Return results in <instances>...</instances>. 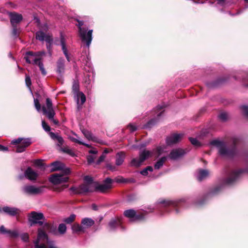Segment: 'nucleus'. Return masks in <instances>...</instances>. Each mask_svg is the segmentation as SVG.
Instances as JSON below:
<instances>
[{"label":"nucleus","mask_w":248,"mask_h":248,"mask_svg":"<svg viewBox=\"0 0 248 248\" xmlns=\"http://www.w3.org/2000/svg\"><path fill=\"white\" fill-rule=\"evenodd\" d=\"M246 171L244 169H238L236 170H231L228 171L227 177L225 178L222 185L217 186L212 188L206 195V197L212 196L218 194L222 189L223 185H232L237 181L242 175Z\"/></svg>","instance_id":"f257e3e1"},{"label":"nucleus","mask_w":248,"mask_h":248,"mask_svg":"<svg viewBox=\"0 0 248 248\" xmlns=\"http://www.w3.org/2000/svg\"><path fill=\"white\" fill-rule=\"evenodd\" d=\"M240 141L239 137L234 136L232 138V145L230 147H227L225 143L219 140H213L211 141L210 144L212 145L217 147L218 149L219 154L224 156L232 157L235 155L237 150L236 145Z\"/></svg>","instance_id":"f03ea898"},{"label":"nucleus","mask_w":248,"mask_h":248,"mask_svg":"<svg viewBox=\"0 0 248 248\" xmlns=\"http://www.w3.org/2000/svg\"><path fill=\"white\" fill-rule=\"evenodd\" d=\"M45 54L46 53L44 51L35 52L28 51L26 53L24 56V59L27 63L38 65L42 74L44 76L46 75V71L41 60L43 57L45 55Z\"/></svg>","instance_id":"7ed1b4c3"},{"label":"nucleus","mask_w":248,"mask_h":248,"mask_svg":"<svg viewBox=\"0 0 248 248\" xmlns=\"http://www.w3.org/2000/svg\"><path fill=\"white\" fill-rule=\"evenodd\" d=\"M185 198L179 199L178 201L159 200L156 203V208L159 210V214L163 216L166 213H169L170 207L176 208L180 202H185Z\"/></svg>","instance_id":"20e7f679"},{"label":"nucleus","mask_w":248,"mask_h":248,"mask_svg":"<svg viewBox=\"0 0 248 248\" xmlns=\"http://www.w3.org/2000/svg\"><path fill=\"white\" fill-rule=\"evenodd\" d=\"M95 186H92L91 184L86 183H83L78 187H71L69 189L71 193L73 194H82L93 192L95 191Z\"/></svg>","instance_id":"39448f33"},{"label":"nucleus","mask_w":248,"mask_h":248,"mask_svg":"<svg viewBox=\"0 0 248 248\" xmlns=\"http://www.w3.org/2000/svg\"><path fill=\"white\" fill-rule=\"evenodd\" d=\"M28 220L31 226L37 224L39 226H42L45 224L47 226L46 223H45V217L41 213H37L35 211L31 212L28 216Z\"/></svg>","instance_id":"423d86ee"},{"label":"nucleus","mask_w":248,"mask_h":248,"mask_svg":"<svg viewBox=\"0 0 248 248\" xmlns=\"http://www.w3.org/2000/svg\"><path fill=\"white\" fill-rule=\"evenodd\" d=\"M31 143V141L30 138H19L13 140L11 142L12 144H17L16 151L17 153L23 152Z\"/></svg>","instance_id":"0eeeda50"},{"label":"nucleus","mask_w":248,"mask_h":248,"mask_svg":"<svg viewBox=\"0 0 248 248\" xmlns=\"http://www.w3.org/2000/svg\"><path fill=\"white\" fill-rule=\"evenodd\" d=\"M45 187L44 186H36L32 185H26L21 188L22 192L28 195H38L43 193Z\"/></svg>","instance_id":"6e6552de"},{"label":"nucleus","mask_w":248,"mask_h":248,"mask_svg":"<svg viewBox=\"0 0 248 248\" xmlns=\"http://www.w3.org/2000/svg\"><path fill=\"white\" fill-rule=\"evenodd\" d=\"M93 30H88L87 29L81 30V31L78 32L81 42L85 44L88 49L93 40Z\"/></svg>","instance_id":"1a4fd4ad"},{"label":"nucleus","mask_w":248,"mask_h":248,"mask_svg":"<svg viewBox=\"0 0 248 248\" xmlns=\"http://www.w3.org/2000/svg\"><path fill=\"white\" fill-rule=\"evenodd\" d=\"M151 155L152 153L151 151L146 150H143L140 152L139 158H135L131 160L130 165L137 167L140 166Z\"/></svg>","instance_id":"9d476101"},{"label":"nucleus","mask_w":248,"mask_h":248,"mask_svg":"<svg viewBox=\"0 0 248 248\" xmlns=\"http://www.w3.org/2000/svg\"><path fill=\"white\" fill-rule=\"evenodd\" d=\"M164 106H158L154 109L156 114V117L151 119L144 125V128H150L155 125L158 121L160 119L161 116L163 113Z\"/></svg>","instance_id":"9b49d317"},{"label":"nucleus","mask_w":248,"mask_h":248,"mask_svg":"<svg viewBox=\"0 0 248 248\" xmlns=\"http://www.w3.org/2000/svg\"><path fill=\"white\" fill-rule=\"evenodd\" d=\"M48 240L46 234L41 229L38 230L37 240L34 241L35 248H47L45 243Z\"/></svg>","instance_id":"f8f14e48"},{"label":"nucleus","mask_w":248,"mask_h":248,"mask_svg":"<svg viewBox=\"0 0 248 248\" xmlns=\"http://www.w3.org/2000/svg\"><path fill=\"white\" fill-rule=\"evenodd\" d=\"M124 215L125 217L130 218L132 221L142 220L145 218L144 213L137 214L133 209H128L124 211Z\"/></svg>","instance_id":"ddd939ff"},{"label":"nucleus","mask_w":248,"mask_h":248,"mask_svg":"<svg viewBox=\"0 0 248 248\" xmlns=\"http://www.w3.org/2000/svg\"><path fill=\"white\" fill-rule=\"evenodd\" d=\"M67 174L56 173L52 174L49 177V181L54 184L58 185L66 182L68 180V177L66 176Z\"/></svg>","instance_id":"4468645a"},{"label":"nucleus","mask_w":248,"mask_h":248,"mask_svg":"<svg viewBox=\"0 0 248 248\" xmlns=\"http://www.w3.org/2000/svg\"><path fill=\"white\" fill-rule=\"evenodd\" d=\"M42 111L43 114L46 115L48 118H52L53 116H55V112L52 107V101L50 98H46V107H42Z\"/></svg>","instance_id":"2eb2a0df"},{"label":"nucleus","mask_w":248,"mask_h":248,"mask_svg":"<svg viewBox=\"0 0 248 248\" xmlns=\"http://www.w3.org/2000/svg\"><path fill=\"white\" fill-rule=\"evenodd\" d=\"M112 179L109 178H107L103 184H96L95 191L105 192L112 187Z\"/></svg>","instance_id":"dca6fc26"},{"label":"nucleus","mask_w":248,"mask_h":248,"mask_svg":"<svg viewBox=\"0 0 248 248\" xmlns=\"http://www.w3.org/2000/svg\"><path fill=\"white\" fill-rule=\"evenodd\" d=\"M36 39L43 41H45L49 45H47V48L50 49L51 45L52 43L53 39L51 36L45 34L42 31H38L36 32Z\"/></svg>","instance_id":"f3484780"},{"label":"nucleus","mask_w":248,"mask_h":248,"mask_svg":"<svg viewBox=\"0 0 248 248\" xmlns=\"http://www.w3.org/2000/svg\"><path fill=\"white\" fill-rule=\"evenodd\" d=\"M38 176V173L31 167H28L24 172V174L18 176L20 180L23 179L24 177L31 181L35 180Z\"/></svg>","instance_id":"a211bd4d"},{"label":"nucleus","mask_w":248,"mask_h":248,"mask_svg":"<svg viewBox=\"0 0 248 248\" xmlns=\"http://www.w3.org/2000/svg\"><path fill=\"white\" fill-rule=\"evenodd\" d=\"M49 166L51 167V169L50 170L51 171L62 170L63 171V173L65 174H68L70 172V170L68 168H65L64 165L58 161L51 163Z\"/></svg>","instance_id":"6ab92c4d"},{"label":"nucleus","mask_w":248,"mask_h":248,"mask_svg":"<svg viewBox=\"0 0 248 248\" xmlns=\"http://www.w3.org/2000/svg\"><path fill=\"white\" fill-rule=\"evenodd\" d=\"M184 134L183 133L172 134L168 136L166 140L168 145H171L177 143L183 138Z\"/></svg>","instance_id":"aec40b11"},{"label":"nucleus","mask_w":248,"mask_h":248,"mask_svg":"<svg viewBox=\"0 0 248 248\" xmlns=\"http://www.w3.org/2000/svg\"><path fill=\"white\" fill-rule=\"evenodd\" d=\"M9 16L12 26H17L23 19L22 15L16 12H10Z\"/></svg>","instance_id":"412c9836"},{"label":"nucleus","mask_w":248,"mask_h":248,"mask_svg":"<svg viewBox=\"0 0 248 248\" xmlns=\"http://www.w3.org/2000/svg\"><path fill=\"white\" fill-rule=\"evenodd\" d=\"M186 153L185 150L182 149H175L170 152L169 157L171 160H177L184 155Z\"/></svg>","instance_id":"4be33fe9"},{"label":"nucleus","mask_w":248,"mask_h":248,"mask_svg":"<svg viewBox=\"0 0 248 248\" xmlns=\"http://www.w3.org/2000/svg\"><path fill=\"white\" fill-rule=\"evenodd\" d=\"M79 60L82 62L84 63L85 66L89 68L90 69L89 71L93 70L92 64L90 61V58L89 57L88 52L86 50L84 51H83Z\"/></svg>","instance_id":"5701e85b"},{"label":"nucleus","mask_w":248,"mask_h":248,"mask_svg":"<svg viewBox=\"0 0 248 248\" xmlns=\"http://www.w3.org/2000/svg\"><path fill=\"white\" fill-rule=\"evenodd\" d=\"M3 213L10 216L14 217L19 215L20 213V210L16 207L12 206H4L2 208Z\"/></svg>","instance_id":"b1692460"},{"label":"nucleus","mask_w":248,"mask_h":248,"mask_svg":"<svg viewBox=\"0 0 248 248\" xmlns=\"http://www.w3.org/2000/svg\"><path fill=\"white\" fill-rule=\"evenodd\" d=\"M65 60L63 58H60L56 62V72L60 76L63 74L65 71Z\"/></svg>","instance_id":"393cba45"},{"label":"nucleus","mask_w":248,"mask_h":248,"mask_svg":"<svg viewBox=\"0 0 248 248\" xmlns=\"http://www.w3.org/2000/svg\"><path fill=\"white\" fill-rule=\"evenodd\" d=\"M60 45L62 46V50L68 62L70 61V58L68 53V50L66 47V40L64 36L61 33L60 36Z\"/></svg>","instance_id":"a878e982"},{"label":"nucleus","mask_w":248,"mask_h":248,"mask_svg":"<svg viewBox=\"0 0 248 248\" xmlns=\"http://www.w3.org/2000/svg\"><path fill=\"white\" fill-rule=\"evenodd\" d=\"M121 221L119 218L111 219L108 223V227L110 231H115L116 229L119 227H121L122 229H123V228L121 225Z\"/></svg>","instance_id":"bb28decb"},{"label":"nucleus","mask_w":248,"mask_h":248,"mask_svg":"<svg viewBox=\"0 0 248 248\" xmlns=\"http://www.w3.org/2000/svg\"><path fill=\"white\" fill-rule=\"evenodd\" d=\"M94 223V220L91 218H83L81 222V224L85 230L86 228H89L92 226Z\"/></svg>","instance_id":"cd10ccee"},{"label":"nucleus","mask_w":248,"mask_h":248,"mask_svg":"<svg viewBox=\"0 0 248 248\" xmlns=\"http://www.w3.org/2000/svg\"><path fill=\"white\" fill-rule=\"evenodd\" d=\"M209 175L208 170H200L196 174V177L198 181H202L203 179L207 178Z\"/></svg>","instance_id":"c85d7f7f"},{"label":"nucleus","mask_w":248,"mask_h":248,"mask_svg":"<svg viewBox=\"0 0 248 248\" xmlns=\"http://www.w3.org/2000/svg\"><path fill=\"white\" fill-rule=\"evenodd\" d=\"M82 132L84 136L89 140H92L94 142H99V140L96 137L94 136L93 134L87 129H83Z\"/></svg>","instance_id":"c756f323"},{"label":"nucleus","mask_w":248,"mask_h":248,"mask_svg":"<svg viewBox=\"0 0 248 248\" xmlns=\"http://www.w3.org/2000/svg\"><path fill=\"white\" fill-rule=\"evenodd\" d=\"M125 154L123 152L118 153L116 155V165H121L124 161Z\"/></svg>","instance_id":"7c9ffc66"},{"label":"nucleus","mask_w":248,"mask_h":248,"mask_svg":"<svg viewBox=\"0 0 248 248\" xmlns=\"http://www.w3.org/2000/svg\"><path fill=\"white\" fill-rule=\"evenodd\" d=\"M76 95V101L77 105H79V99H80V105L82 106L86 101V96L85 94L81 92L78 93Z\"/></svg>","instance_id":"2f4dec72"},{"label":"nucleus","mask_w":248,"mask_h":248,"mask_svg":"<svg viewBox=\"0 0 248 248\" xmlns=\"http://www.w3.org/2000/svg\"><path fill=\"white\" fill-rule=\"evenodd\" d=\"M72 230L73 233H79L85 231L82 225H80L78 223H74L72 226Z\"/></svg>","instance_id":"473e14b6"},{"label":"nucleus","mask_w":248,"mask_h":248,"mask_svg":"<svg viewBox=\"0 0 248 248\" xmlns=\"http://www.w3.org/2000/svg\"><path fill=\"white\" fill-rule=\"evenodd\" d=\"M167 158L166 156H163L160 158L155 164V169L159 170L163 166L164 162L166 161Z\"/></svg>","instance_id":"72a5a7b5"},{"label":"nucleus","mask_w":248,"mask_h":248,"mask_svg":"<svg viewBox=\"0 0 248 248\" xmlns=\"http://www.w3.org/2000/svg\"><path fill=\"white\" fill-rule=\"evenodd\" d=\"M70 140L73 142L78 143L81 145H84L88 148L91 147V146L90 144L82 142L78 138H76L75 137H70Z\"/></svg>","instance_id":"f704fd0d"},{"label":"nucleus","mask_w":248,"mask_h":248,"mask_svg":"<svg viewBox=\"0 0 248 248\" xmlns=\"http://www.w3.org/2000/svg\"><path fill=\"white\" fill-rule=\"evenodd\" d=\"M153 170V169L152 166H147L146 168L140 171V173L142 175L147 176L148 174V171L152 172Z\"/></svg>","instance_id":"c9c22d12"},{"label":"nucleus","mask_w":248,"mask_h":248,"mask_svg":"<svg viewBox=\"0 0 248 248\" xmlns=\"http://www.w3.org/2000/svg\"><path fill=\"white\" fill-rule=\"evenodd\" d=\"M84 180L85 181L84 183L90 184H92V186L96 185V183H94L93 181V178L89 176H85L84 178Z\"/></svg>","instance_id":"e433bc0d"},{"label":"nucleus","mask_w":248,"mask_h":248,"mask_svg":"<svg viewBox=\"0 0 248 248\" xmlns=\"http://www.w3.org/2000/svg\"><path fill=\"white\" fill-rule=\"evenodd\" d=\"M34 164L38 167H40L42 169H45L46 167L43 163V160L37 159L34 161Z\"/></svg>","instance_id":"4c0bfd02"},{"label":"nucleus","mask_w":248,"mask_h":248,"mask_svg":"<svg viewBox=\"0 0 248 248\" xmlns=\"http://www.w3.org/2000/svg\"><path fill=\"white\" fill-rule=\"evenodd\" d=\"M189 140L191 144L196 146V147H200L201 146V143L199 141V140L196 138H189Z\"/></svg>","instance_id":"58836bf2"},{"label":"nucleus","mask_w":248,"mask_h":248,"mask_svg":"<svg viewBox=\"0 0 248 248\" xmlns=\"http://www.w3.org/2000/svg\"><path fill=\"white\" fill-rule=\"evenodd\" d=\"M66 231V226L63 223H61L59 225L58 231L61 234H64Z\"/></svg>","instance_id":"ea45409f"},{"label":"nucleus","mask_w":248,"mask_h":248,"mask_svg":"<svg viewBox=\"0 0 248 248\" xmlns=\"http://www.w3.org/2000/svg\"><path fill=\"white\" fill-rule=\"evenodd\" d=\"M72 90L75 94H78V93L80 92L79 91L78 83L77 82H76V81H74L73 82V86H72Z\"/></svg>","instance_id":"a19ab883"},{"label":"nucleus","mask_w":248,"mask_h":248,"mask_svg":"<svg viewBox=\"0 0 248 248\" xmlns=\"http://www.w3.org/2000/svg\"><path fill=\"white\" fill-rule=\"evenodd\" d=\"M242 110V113L244 116L248 119V106L243 105L240 107Z\"/></svg>","instance_id":"79ce46f5"},{"label":"nucleus","mask_w":248,"mask_h":248,"mask_svg":"<svg viewBox=\"0 0 248 248\" xmlns=\"http://www.w3.org/2000/svg\"><path fill=\"white\" fill-rule=\"evenodd\" d=\"M75 217L76 216L74 214H72L69 217L65 218L64 221L67 224H70L74 220Z\"/></svg>","instance_id":"37998d69"},{"label":"nucleus","mask_w":248,"mask_h":248,"mask_svg":"<svg viewBox=\"0 0 248 248\" xmlns=\"http://www.w3.org/2000/svg\"><path fill=\"white\" fill-rule=\"evenodd\" d=\"M8 234L11 237L16 238L18 236V233L16 231H10L8 232Z\"/></svg>","instance_id":"c03bdc74"},{"label":"nucleus","mask_w":248,"mask_h":248,"mask_svg":"<svg viewBox=\"0 0 248 248\" xmlns=\"http://www.w3.org/2000/svg\"><path fill=\"white\" fill-rule=\"evenodd\" d=\"M42 125L43 129L46 132H49L50 131V127L44 121H42Z\"/></svg>","instance_id":"a18cd8bd"},{"label":"nucleus","mask_w":248,"mask_h":248,"mask_svg":"<svg viewBox=\"0 0 248 248\" xmlns=\"http://www.w3.org/2000/svg\"><path fill=\"white\" fill-rule=\"evenodd\" d=\"M95 156L93 155H89L87 156V162L89 164H91L94 162Z\"/></svg>","instance_id":"49530a36"},{"label":"nucleus","mask_w":248,"mask_h":248,"mask_svg":"<svg viewBox=\"0 0 248 248\" xmlns=\"http://www.w3.org/2000/svg\"><path fill=\"white\" fill-rule=\"evenodd\" d=\"M34 103L35 107L36 109V110L40 112L41 110V105L40 104V103L37 99H34Z\"/></svg>","instance_id":"de8ad7c7"},{"label":"nucleus","mask_w":248,"mask_h":248,"mask_svg":"<svg viewBox=\"0 0 248 248\" xmlns=\"http://www.w3.org/2000/svg\"><path fill=\"white\" fill-rule=\"evenodd\" d=\"M219 118L222 121H225L228 118V114L226 112H222L219 115Z\"/></svg>","instance_id":"09e8293b"},{"label":"nucleus","mask_w":248,"mask_h":248,"mask_svg":"<svg viewBox=\"0 0 248 248\" xmlns=\"http://www.w3.org/2000/svg\"><path fill=\"white\" fill-rule=\"evenodd\" d=\"M78 24L77 25V26L78 27V32L81 31V30H85L86 28L85 27H83L82 26L83 25V21L81 20H78Z\"/></svg>","instance_id":"8fccbe9b"},{"label":"nucleus","mask_w":248,"mask_h":248,"mask_svg":"<svg viewBox=\"0 0 248 248\" xmlns=\"http://www.w3.org/2000/svg\"><path fill=\"white\" fill-rule=\"evenodd\" d=\"M106 158V155L104 154H102L98 158V159L96 162V165L100 164L101 162H102L105 158Z\"/></svg>","instance_id":"3c124183"},{"label":"nucleus","mask_w":248,"mask_h":248,"mask_svg":"<svg viewBox=\"0 0 248 248\" xmlns=\"http://www.w3.org/2000/svg\"><path fill=\"white\" fill-rule=\"evenodd\" d=\"M13 27V31L12 34L15 37H17L18 36V33L17 30V26H12Z\"/></svg>","instance_id":"603ef678"},{"label":"nucleus","mask_w":248,"mask_h":248,"mask_svg":"<svg viewBox=\"0 0 248 248\" xmlns=\"http://www.w3.org/2000/svg\"><path fill=\"white\" fill-rule=\"evenodd\" d=\"M25 82L27 86L30 88V86L31 84V78L29 76L27 75L26 76Z\"/></svg>","instance_id":"864d4df0"},{"label":"nucleus","mask_w":248,"mask_h":248,"mask_svg":"<svg viewBox=\"0 0 248 248\" xmlns=\"http://www.w3.org/2000/svg\"><path fill=\"white\" fill-rule=\"evenodd\" d=\"M127 128L129 129L130 131L131 132H133L137 129V127L135 125L132 124H129L127 126Z\"/></svg>","instance_id":"5fc2aeb1"},{"label":"nucleus","mask_w":248,"mask_h":248,"mask_svg":"<svg viewBox=\"0 0 248 248\" xmlns=\"http://www.w3.org/2000/svg\"><path fill=\"white\" fill-rule=\"evenodd\" d=\"M21 238L23 241L26 242L29 239V236L27 233H23L21 235Z\"/></svg>","instance_id":"6e6d98bb"},{"label":"nucleus","mask_w":248,"mask_h":248,"mask_svg":"<svg viewBox=\"0 0 248 248\" xmlns=\"http://www.w3.org/2000/svg\"><path fill=\"white\" fill-rule=\"evenodd\" d=\"M9 230H7L3 226L0 227V232L2 234H8Z\"/></svg>","instance_id":"4d7b16f0"},{"label":"nucleus","mask_w":248,"mask_h":248,"mask_svg":"<svg viewBox=\"0 0 248 248\" xmlns=\"http://www.w3.org/2000/svg\"><path fill=\"white\" fill-rule=\"evenodd\" d=\"M243 84L245 87H248V74L243 79Z\"/></svg>","instance_id":"13d9d810"},{"label":"nucleus","mask_w":248,"mask_h":248,"mask_svg":"<svg viewBox=\"0 0 248 248\" xmlns=\"http://www.w3.org/2000/svg\"><path fill=\"white\" fill-rule=\"evenodd\" d=\"M49 135L51 137V138L53 140H56L57 138L59 137V135L58 134H56L53 132H50Z\"/></svg>","instance_id":"bf43d9fd"},{"label":"nucleus","mask_w":248,"mask_h":248,"mask_svg":"<svg viewBox=\"0 0 248 248\" xmlns=\"http://www.w3.org/2000/svg\"><path fill=\"white\" fill-rule=\"evenodd\" d=\"M63 151L64 152L70 155H74L73 152L69 149L66 148V149H63Z\"/></svg>","instance_id":"052dcab7"},{"label":"nucleus","mask_w":248,"mask_h":248,"mask_svg":"<svg viewBox=\"0 0 248 248\" xmlns=\"http://www.w3.org/2000/svg\"><path fill=\"white\" fill-rule=\"evenodd\" d=\"M8 151V147L0 144V151L6 152Z\"/></svg>","instance_id":"680f3d73"},{"label":"nucleus","mask_w":248,"mask_h":248,"mask_svg":"<svg viewBox=\"0 0 248 248\" xmlns=\"http://www.w3.org/2000/svg\"><path fill=\"white\" fill-rule=\"evenodd\" d=\"M157 150L159 155H160L164 151V146H159L157 147Z\"/></svg>","instance_id":"e2e57ef3"},{"label":"nucleus","mask_w":248,"mask_h":248,"mask_svg":"<svg viewBox=\"0 0 248 248\" xmlns=\"http://www.w3.org/2000/svg\"><path fill=\"white\" fill-rule=\"evenodd\" d=\"M56 140L59 142L60 145H62L63 144V140L62 137L59 136Z\"/></svg>","instance_id":"0e129e2a"},{"label":"nucleus","mask_w":248,"mask_h":248,"mask_svg":"<svg viewBox=\"0 0 248 248\" xmlns=\"http://www.w3.org/2000/svg\"><path fill=\"white\" fill-rule=\"evenodd\" d=\"M54 116H53L52 118H48V119L51 122H52L55 124L57 125L58 124L59 122L58 120L54 119Z\"/></svg>","instance_id":"69168bd1"},{"label":"nucleus","mask_w":248,"mask_h":248,"mask_svg":"<svg viewBox=\"0 0 248 248\" xmlns=\"http://www.w3.org/2000/svg\"><path fill=\"white\" fill-rule=\"evenodd\" d=\"M107 167V168L109 170L113 171V170H115V167L112 166L110 164H108Z\"/></svg>","instance_id":"338daca9"},{"label":"nucleus","mask_w":248,"mask_h":248,"mask_svg":"<svg viewBox=\"0 0 248 248\" xmlns=\"http://www.w3.org/2000/svg\"><path fill=\"white\" fill-rule=\"evenodd\" d=\"M98 153V151L96 149L90 150L89 151V153L93 155H96Z\"/></svg>","instance_id":"774afa93"}]
</instances>
